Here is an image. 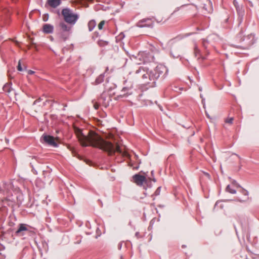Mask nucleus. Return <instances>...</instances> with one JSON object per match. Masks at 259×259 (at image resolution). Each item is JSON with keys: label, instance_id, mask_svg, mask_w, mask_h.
Listing matches in <instances>:
<instances>
[{"label": "nucleus", "instance_id": "nucleus-22", "mask_svg": "<svg viewBox=\"0 0 259 259\" xmlns=\"http://www.w3.org/2000/svg\"><path fill=\"white\" fill-rule=\"evenodd\" d=\"M138 70H139V68L138 69H137L136 71H133V73L135 74L137 77H141L143 79L142 73H141V72L139 73H137V72Z\"/></svg>", "mask_w": 259, "mask_h": 259}, {"label": "nucleus", "instance_id": "nucleus-7", "mask_svg": "<svg viewBox=\"0 0 259 259\" xmlns=\"http://www.w3.org/2000/svg\"><path fill=\"white\" fill-rule=\"evenodd\" d=\"M233 5L238 16H244L245 15V7L242 3H239L237 0H234Z\"/></svg>", "mask_w": 259, "mask_h": 259}, {"label": "nucleus", "instance_id": "nucleus-40", "mask_svg": "<svg viewBox=\"0 0 259 259\" xmlns=\"http://www.w3.org/2000/svg\"><path fill=\"white\" fill-rule=\"evenodd\" d=\"M3 37L2 36H0V42L3 40Z\"/></svg>", "mask_w": 259, "mask_h": 259}, {"label": "nucleus", "instance_id": "nucleus-30", "mask_svg": "<svg viewBox=\"0 0 259 259\" xmlns=\"http://www.w3.org/2000/svg\"><path fill=\"white\" fill-rule=\"evenodd\" d=\"M28 73L29 74H30V75H32V74H34V71H32V70H29L28 71Z\"/></svg>", "mask_w": 259, "mask_h": 259}, {"label": "nucleus", "instance_id": "nucleus-29", "mask_svg": "<svg viewBox=\"0 0 259 259\" xmlns=\"http://www.w3.org/2000/svg\"><path fill=\"white\" fill-rule=\"evenodd\" d=\"M105 22L104 21H102L98 25V28L101 30L102 29L103 25H104Z\"/></svg>", "mask_w": 259, "mask_h": 259}, {"label": "nucleus", "instance_id": "nucleus-19", "mask_svg": "<svg viewBox=\"0 0 259 259\" xmlns=\"http://www.w3.org/2000/svg\"><path fill=\"white\" fill-rule=\"evenodd\" d=\"M88 25L89 31H92L96 25V22L94 20H91L89 22Z\"/></svg>", "mask_w": 259, "mask_h": 259}, {"label": "nucleus", "instance_id": "nucleus-10", "mask_svg": "<svg viewBox=\"0 0 259 259\" xmlns=\"http://www.w3.org/2000/svg\"><path fill=\"white\" fill-rule=\"evenodd\" d=\"M110 101H111L110 97L104 94H102L98 99L99 103L103 104L105 107L109 105Z\"/></svg>", "mask_w": 259, "mask_h": 259}, {"label": "nucleus", "instance_id": "nucleus-48", "mask_svg": "<svg viewBox=\"0 0 259 259\" xmlns=\"http://www.w3.org/2000/svg\"><path fill=\"white\" fill-rule=\"evenodd\" d=\"M21 235H24V233H22V234H21Z\"/></svg>", "mask_w": 259, "mask_h": 259}, {"label": "nucleus", "instance_id": "nucleus-37", "mask_svg": "<svg viewBox=\"0 0 259 259\" xmlns=\"http://www.w3.org/2000/svg\"><path fill=\"white\" fill-rule=\"evenodd\" d=\"M121 246H122V244H121V243H120L118 244V248H119V249H121Z\"/></svg>", "mask_w": 259, "mask_h": 259}, {"label": "nucleus", "instance_id": "nucleus-13", "mask_svg": "<svg viewBox=\"0 0 259 259\" xmlns=\"http://www.w3.org/2000/svg\"><path fill=\"white\" fill-rule=\"evenodd\" d=\"M61 5L60 0H47L45 6L47 7L49 6V7L53 8H56L59 5Z\"/></svg>", "mask_w": 259, "mask_h": 259}, {"label": "nucleus", "instance_id": "nucleus-2", "mask_svg": "<svg viewBox=\"0 0 259 259\" xmlns=\"http://www.w3.org/2000/svg\"><path fill=\"white\" fill-rule=\"evenodd\" d=\"M166 68L162 65H157L154 70H149L148 68L140 66L137 73H142L143 80L145 84L154 86L156 80L161 75L164 76L167 73Z\"/></svg>", "mask_w": 259, "mask_h": 259}, {"label": "nucleus", "instance_id": "nucleus-34", "mask_svg": "<svg viewBox=\"0 0 259 259\" xmlns=\"http://www.w3.org/2000/svg\"><path fill=\"white\" fill-rule=\"evenodd\" d=\"M243 194L247 196L248 195V192L246 190H244L243 191Z\"/></svg>", "mask_w": 259, "mask_h": 259}, {"label": "nucleus", "instance_id": "nucleus-26", "mask_svg": "<svg viewBox=\"0 0 259 259\" xmlns=\"http://www.w3.org/2000/svg\"><path fill=\"white\" fill-rule=\"evenodd\" d=\"M174 49H171L170 53L175 58H178L179 56V54L178 53H176L174 54Z\"/></svg>", "mask_w": 259, "mask_h": 259}, {"label": "nucleus", "instance_id": "nucleus-20", "mask_svg": "<svg viewBox=\"0 0 259 259\" xmlns=\"http://www.w3.org/2000/svg\"><path fill=\"white\" fill-rule=\"evenodd\" d=\"M104 74H101L99 76L97 77L95 81V84H99L102 83L104 81Z\"/></svg>", "mask_w": 259, "mask_h": 259}, {"label": "nucleus", "instance_id": "nucleus-6", "mask_svg": "<svg viewBox=\"0 0 259 259\" xmlns=\"http://www.w3.org/2000/svg\"><path fill=\"white\" fill-rule=\"evenodd\" d=\"M40 141L41 143L56 148L58 146V144L55 140L54 137L50 135L44 134L40 138Z\"/></svg>", "mask_w": 259, "mask_h": 259}, {"label": "nucleus", "instance_id": "nucleus-49", "mask_svg": "<svg viewBox=\"0 0 259 259\" xmlns=\"http://www.w3.org/2000/svg\"><path fill=\"white\" fill-rule=\"evenodd\" d=\"M182 247H185V245H183V246H182Z\"/></svg>", "mask_w": 259, "mask_h": 259}, {"label": "nucleus", "instance_id": "nucleus-11", "mask_svg": "<svg viewBox=\"0 0 259 259\" xmlns=\"http://www.w3.org/2000/svg\"><path fill=\"white\" fill-rule=\"evenodd\" d=\"M62 16H79V14L74 13L73 11L69 8H64L62 10Z\"/></svg>", "mask_w": 259, "mask_h": 259}, {"label": "nucleus", "instance_id": "nucleus-1", "mask_svg": "<svg viewBox=\"0 0 259 259\" xmlns=\"http://www.w3.org/2000/svg\"><path fill=\"white\" fill-rule=\"evenodd\" d=\"M75 132L78 141L83 147L91 146L98 148L108 152L109 155H112L115 152L121 153L118 145L114 146L110 142L105 141L94 132H89L86 134L79 128L75 129Z\"/></svg>", "mask_w": 259, "mask_h": 259}, {"label": "nucleus", "instance_id": "nucleus-17", "mask_svg": "<svg viewBox=\"0 0 259 259\" xmlns=\"http://www.w3.org/2000/svg\"><path fill=\"white\" fill-rule=\"evenodd\" d=\"M208 9H207L206 5H204V6L203 7V11H204V13L205 14H211L213 11L212 8L211 7V3L210 1L208 2Z\"/></svg>", "mask_w": 259, "mask_h": 259}, {"label": "nucleus", "instance_id": "nucleus-15", "mask_svg": "<svg viewBox=\"0 0 259 259\" xmlns=\"http://www.w3.org/2000/svg\"><path fill=\"white\" fill-rule=\"evenodd\" d=\"M42 31L46 34L52 33L54 31V26L50 24H45L43 25Z\"/></svg>", "mask_w": 259, "mask_h": 259}, {"label": "nucleus", "instance_id": "nucleus-31", "mask_svg": "<svg viewBox=\"0 0 259 259\" xmlns=\"http://www.w3.org/2000/svg\"><path fill=\"white\" fill-rule=\"evenodd\" d=\"M238 21L239 22L238 25L242 22V17H238Z\"/></svg>", "mask_w": 259, "mask_h": 259}, {"label": "nucleus", "instance_id": "nucleus-44", "mask_svg": "<svg viewBox=\"0 0 259 259\" xmlns=\"http://www.w3.org/2000/svg\"><path fill=\"white\" fill-rule=\"evenodd\" d=\"M127 82V80H125L124 82V84H125V83Z\"/></svg>", "mask_w": 259, "mask_h": 259}, {"label": "nucleus", "instance_id": "nucleus-3", "mask_svg": "<svg viewBox=\"0 0 259 259\" xmlns=\"http://www.w3.org/2000/svg\"><path fill=\"white\" fill-rule=\"evenodd\" d=\"M169 18L166 17H151V18H145L140 20L137 23V26L143 28V27H153L154 22L156 21L157 23L162 24L167 21Z\"/></svg>", "mask_w": 259, "mask_h": 259}, {"label": "nucleus", "instance_id": "nucleus-27", "mask_svg": "<svg viewBox=\"0 0 259 259\" xmlns=\"http://www.w3.org/2000/svg\"><path fill=\"white\" fill-rule=\"evenodd\" d=\"M161 191V187H159L157 188V189L156 190V191L154 192V195L155 196H158L160 194Z\"/></svg>", "mask_w": 259, "mask_h": 259}, {"label": "nucleus", "instance_id": "nucleus-32", "mask_svg": "<svg viewBox=\"0 0 259 259\" xmlns=\"http://www.w3.org/2000/svg\"><path fill=\"white\" fill-rule=\"evenodd\" d=\"M94 106L95 109L97 110L99 108V104L98 103H96L94 104Z\"/></svg>", "mask_w": 259, "mask_h": 259}, {"label": "nucleus", "instance_id": "nucleus-45", "mask_svg": "<svg viewBox=\"0 0 259 259\" xmlns=\"http://www.w3.org/2000/svg\"><path fill=\"white\" fill-rule=\"evenodd\" d=\"M207 116L208 118H209V115H208V114H207Z\"/></svg>", "mask_w": 259, "mask_h": 259}, {"label": "nucleus", "instance_id": "nucleus-8", "mask_svg": "<svg viewBox=\"0 0 259 259\" xmlns=\"http://www.w3.org/2000/svg\"><path fill=\"white\" fill-rule=\"evenodd\" d=\"M133 182L138 186H142L146 181V177L140 174H136L133 176Z\"/></svg>", "mask_w": 259, "mask_h": 259}, {"label": "nucleus", "instance_id": "nucleus-9", "mask_svg": "<svg viewBox=\"0 0 259 259\" xmlns=\"http://www.w3.org/2000/svg\"><path fill=\"white\" fill-rule=\"evenodd\" d=\"M133 85L132 83H131L129 85L124 87L121 90V93L122 94L119 96L118 97H126L132 95L133 93Z\"/></svg>", "mask_w": 259, "mask_h": 259}, {"label": "nucleus", "instance_id": "nucleus-28", "mask_svg": "<svg viewBox=\"0 0 259 259\" xmlns=\"http://www.w3.org/2000/svg\"><path fill=\"white\" fill-rule=\"evenodd\" d=\"M233 117L228 118L226 119L225 122L229 124H232L233 123Z\"/></svg>", "mask_w": 259, "mask_h": 259}, {"label": "nucleus", "instance_id": "nucleus-5", "mask_svg": "<svg viewBox=\"0 0 259 259\" xmlns=\"http://www.w3.org/2000/svg\"><path fill=\"white\" fill-rule=\"evenodd\" d=\"M59 28L60 31V36L64 40H66L72 33V27L65 22L62 21L59 24Z\"/></svg>", "mask_w": 259, "mask_h": 259}, {"label": "nucleus", "instance_id": "nucleus-14", "mask_svg": "<svg viewBox=\"0 0 259 259\" xmlns=\"http://www.w3.org/2000/svg\"><path fill=\"white\" fill-rule=\"evenodd\" d=\"M63 21L69 24L73 27V25L76 23L78 17H63Z\"/></svg>", "mask_w": 259, "mask_h": 259}, {"label": "nucleus", "instance_id": "nucleus-18", "mask_svg": "<svg viewBox=\"0 0 259 259\" xmlns=\"http://www.w3.org/2000/svg\"><path fill=\"white\" fill-rule=\"evenodd\" d=\"M12 83H6L5 84L3 88V91L6 92L8 95H9V94L11 92V91L12 90Z\"/></svg>", "mask_w": 259, "mask_h": 259}, {"label": "nucleus", "instance_id": "nucleus-21", "mask_svg": "<svg viewBox=\"0 0 259 259\" xmlns=\"http://www.w3.org/2000/svg\"><path fill=\"white\" fill-rule=\"evenodd\" d=\"M226 190L227 192H228L231 194H235L236 193V191L235 190L232 189L230 185H228L227 186Z\"/></svg>", "mask_w": 259, "mask_h": 259}, {"label": "nucleus", "instance_id": "nucleus-35", "mask_svg": "<svg viewBox=\"0 0 259 259\" xmlns=\"http://www.w3.org/2000/svg\"><path fill=\"white\" fill-rule=\"evenodd\" d=\"M204 174L206 176H207V177H208V178H209V177H210V175H209V174L208 173L206 172H204Z\"/></svg>", "mask_w": 259, "mask_h": 259}, {"label": "nucleus", "instance_id": "nucleus-38", "mask_svg": "<svg viewBox=\"0 0 259 259\" xmlns=\"http://www.w3.org/2000/svg\"><path fill=\"white\" fill-rule=\"evenodd\" d=\"M57 14L59 15V16H60V11L59 10L57 11Z\"/></svg>", "mask_w": 259, "mask_h": 259}, {"label": "nucleus", "instance_id": "nucleus-16", "mask_svg": "<svg viewBox=\"0 0 259 259\" xmlns=\"http://www.w3.org/2000/svg\"><path fill=\"white\" fill-rule=\"evenodd\" d=\"M27 226V225L26 224H19V228L16 232V234H17V235L20 234L23 231H28Z\"/></svg>", "mask_w": 259, "mask_h": 259}, {"label": "nucleus", "instance_id": "nucleus-24", "mask_svg": "<svg viewBox=\"0 0 259 259\" xmlns=\"http://www.w3.org/2000/svg\"><path fill=\"white\" fill-rule=\"evenodd\" d=\"M199 49H198L197 47V46H195V48H194V54H195V57H198V55H199Z\"/></svg>", "mask_w": 259, "mask_h": 259}, {"label": "nucleus", "instance_id": "nucleus-33", "mask_svg": "<svg viewBox=\"0 0 259 259\" xmlns=\"http://www.w3.org/2000/svg\"><path fill=\"white\" fill-rule=\"evenodd\" d=\"M31 12L32 13V14H34L35 13H38V14L39 13V11L38 10H36L32 11Z\"/></svg>", "mask_w": 259, "mask_h": 259}, {"label": "nucleus", "instance_id": "nucleus-46", "mask_svg": "<svg viewBox=\"0 0 259 259\" xmlns=\"http://www.w3.org/2000/svg\"><path fill=\"white\" fill-rule=\"evenodd\" d=\"M182 9H183V7H182V8H181L180 9V10H182Z\"/></svg>", "mask_w": 259, "mask_h": 259}, {"label": "nucleus", "instance_id": "nucleus-23", "mask_svg": "<svg viewBox=\"0 0 259 259\" xmlns=\"http://www.w3.org/2000/svg\"><path fill=\"white\" fill-rule=\"evenodd\" d=\"M17 69L19 71H22L24 70V69L22 68V66H21V60H19L18 62V64L17 66Z\"/></svg>", "mask_w": 259, "mask_h": 259}, {"label": "nucleus", "instance_id": "nucleus-42", "mask_svg": "<svg viewBox=\"0 0 259 259\" xmlns=\"http://www.w3.org/2000/svg\"><path fill=\"white\" fill-rule=\"evenodd\" d=\"M152 181H153L154 182H156V179H155L154 178H153L152 179Z\"/></svg>", "mask_w": 259, "mask_h": 259}, {"label": "nucleus", "instance_id": "nucleus-36", "mask_svg": "<svg viewBox=\"0 0 259 259\" xmlns=\"http://www.w3.org/2000/svg\"><path fill=\"white\" fill-rule=\"evenodd\" d=\"M49 17H44L43 21H47Z\"/></svg>", "mask_w": 259, "mask_h": 259}, {"label": "nucleus", "instance_id": "nucleus-4", "mask_svg": "<svg viewBox=\"0 0 259 259\" xmlns=\"http://www.w3.org/2000/svg\"><path fill=\"white\" fill-rule=\"evenodd\" d=\"M254 35L250 33L247 36L244 35V31L241 29L236 36L237 41L240 42H244L243 46H238L236 47L243 49H247L253 44Z\"/></svg>", "mask_w": 259, "mask_h": 259}, {"label": "nucleus", "instance_id": "nucleus-41", "mask_svg": "<svg viewBox=\"0 0 259 259\" xmlns=\"http://www.w3.org/2000/svg\"><path fill=\"white\" fill-rule=\"evenodd\" d=\"M151 174L152 175V176H153V175H154V170H152L151 172Z\"/></svg>", "mask_w": 259, "mask_h": 259}, {"label": "nucleus", "instance_id": "nucleus-47", "mask_svg": "<svg viewBox=\"0 0 259 259\" xmlns=\"http://www.w3.org/2000/svg\"><path fill=\"white\" fill-rule=\"evenodd\" d=\"M26 67H24V70H26Z\"/></svg>", "mask_w": 259, "mask_h": 259}, {"label": "nucleus", "instance_id": "nucleus-12", "mask_svg": "<svg viewBox=\"0 0 259 259\" xmlns=\"http://www.w3.org/2000/svg\"><path fill=\"white\" fill-rule=\"evenodd\" d=\"M141 56H145L146 57V58L143 60V62L144 63H145L148 62H152V61H155L153 56L152 55V54H151L150 53H144L142 55H138V57H139V59H140V57Z\"/></svg>", "mask_w": 259, "mask_h": 259}, {"label": "nucleus", "instance_id": "nucleus-39", "mask_svg": "<svg viewBox=\"0 0 259 259\" xmlns=\"http://www.w3.org/2000/svg\"><path fill=\"white\" fill-rule=\"evenodd\" d=\"M42 16H45V17L49 16V14L47 13H46V14H44Z\"/></svg>", "mask_w": 259, "mask_h": 259}, {"label": "nucleus", "instance_id": "nucleus-25", "mask_svg": "<svg viewBox=\"0 0 259 259\" xmlns=\"http://www.w3.org/2000/svg\"><path fill=\"white\" fill-rule=\"evenodd\" d=\"M208 44V40L206 39H203L202 44L205 48H207V45Z\"/></svg>", "mask_w": 259, "mask_h": 259}, {"label": "nucleus", "instance_id": "nucleus-43", "mask_svg": "<svg viewBox=\"0 0 259 259\" xmlns=\"http://www.w3.org/2000/svg\"><path fill=\"white\" fill-rule=\"evenodd\" d=\"M108 67H106V72L108 70Z\"/></svg>", "mask_w": 259, "mask_h": 259}]
</instances>
